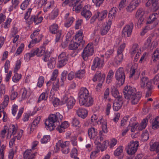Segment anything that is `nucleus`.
Wrapping results in <instances>:
<instances>
[{"label": "nucleus", "instance_id": "1", "mask_svg": "<svg viewBox=\"0 0 159 159\" xmlns=\"http://www.w3.org/2000/svg\"><path fill=\"white\" fill-rule=\"evenodd\" d=\"M125 97L132 104H137L141 97V93H136V89L130 86H126L123 90Z\"/></svg>", "mask_w": 159, "mask_h": 159}, {"label": "nucleus", "instance_id": "2", "mask_svg": "<svg viewBox=\"0 0 159 159\" xmlns=\"http://www.w3.org/2000/svg\"><path fill=\"white\" fill-rule=\"evenodd\" d=\"M63 118V116L59 112L50 114L45 122L46 129L50 131L53 130L55 127V123L61 121Z\"/></svg>", "mask_w": 159, "mask_h": 159}, {"label": "nucleus", "instance_id": "3", "mask_svg": "<svg viewBox=\"0 0 159 159\" xmlns=\"http://www.w3.org/2000/svg\"><path fill=\"white\" fill-rule=\"evenodd\" d=\"M49 32L53 34H56L55 42H58L61 39L62 34V30H59L58 25L56 23H53L50 25L49 27Z\"/></svg>", "mask_w": 159, "mask_h": 159}, {"label": "nucleus", "instance_id": "4", "mask_svg": "<svg viewBox=\"0 0 159 159\" xmlns=\"http://www.w3.org/2000/svg\"><path fill=\"white\" fill-rule=\"evenodd\" d=\"M61 102L62 105L66 104V106L68 109L72 108L76 102L75 98L72 96L68 97L64 95L61 99Z\"/></svg>", "mask_w": 159, "mask_h": 159}, {"label": "nucleus", "instance_id": "5", "mask_svg": "<svg viewBox=\"0 0 159 159\" xmlns=\"http://www.w3.org/2000/svg\"><path fill=\"white\" fill-rule=\"evenodd\" d=\"M139 146L138 141H131L128 143L126 148L127 153L130 155L134 154L137 151Z\"/></svg>", "mask_w": 159, "mask_h": 159}, {"label": "nucleus", "instance_id": "6", "mask_svg": "<svg viewBox=\"0 0 159 159\" xmlns=\"http://www.w3.org/2000/svg\"><path fill=\"white\" fill-rule=\"evenodd\" d=\"M130 52L131 56L133 57L135 55L134 61H137L142 53L140 48H139L137 44H134Z\"/></svg>", "mask_w": 159, "mask_h": 159}, {"label": "nucleus", "instance_id": "7", "mask_svg": "<svg viewBox=\"0 0 159 159\" xmlns=\"http://www.w3.org/2000/svg\"><path fill=\"white\" fill-rule=\"evenodd\" d=\"M116 78L119 85H122L124 83L125 76L123 68L120 67L116 71Z\"/></svg>", "mask_w": 159, "mask_h": 159}, {"label": "nucleus", "instance_id": "8", "mask_svg": "<svg viewBox=\"0 0 159 159\" xmlns=\"http://www.w3.org/2000/svg\"><path fill=\"white\" fill-rule=\"evenodd\" d=\"M94 52L93 46L92 45L88 44L84 48L82 52V57L84 60H87L88 57L93 55Z\"/></svg>", "mask_w": 159, "mask_h": 159}, {"label": "nucleus", "instance_id": "9", "mask_svg": "<svg viewBox=\"0 0 159 159\" xmlns=\"http://www.w3.org/2000/svg\"><path fill=\"white\" fill-rule=\"evenodd\" d=\"M152 81L149 80L148 77L140 78V83L141 88H144L146 86L148 90L150 91L153 88Z\"/></svg>", "mask_w": 159, "mask_h": 159}, {"label": "nucleus", "instance_id": "10", "mask_svg": "<svg viewBox=\"0 0 159 159\" xmlns=\"http://www.w3.org/2000/svg\"><path fill=\"white\" fill-rule=\"evenodd\" d=\"M157 17L158 15L156 13H154L150 15L148 19L147 24L151 25L153 28L155 27L158 23Z\"/></svg>", "mask_w": 159, "mask_h": 159}, {"label": "nucleus", "instance_id": "11", "mask_svg": "<svg viewBox=\"0 0 159 159\" xmlns=\"http://www.w3.org/2000/svg\"><path fill=\"white\" fill-rule=\"evenodd\" d=\"M68 61L67 57L65 52H62L58 56V66L59 68L64 66Z\"/></svg>", "mask_w": 159, "mask_h": 159}, {"label": "nucleus", "instance_id": "12", "mask_svg": "<svg viewBox=\"0 0 159 159\" xmlns=\"http://www.w3.org/2000/svg\"><path fill=\"white\" fill-rule=\"evenodd\" d=\"M133 23H130L129 25H126L124 27L122 33V36L123 37H129L132 33L133 29Z\"/></svg>", "mask_w": 159, "mask_h": 159}, {"label": "nucleus", "instance_id": "13", "mask_svg": "<svg viewBox=\"0 0 159 159\" xmlns=\"http://www.w3.org/2000/svg\"><path fill=\"white\" fill-rule=\"evenodd\" d=\"M79 101L80 105L84 106L86 107H89L92 106L94 102L93 98L91 96Z\"/></svg>", "mask_w": 159, "mask_h": 159}, {"label": "nucleus", "instance_id": "14", "mask_svg": "<svg viewBox=\"0 0 159 159\" xmlns=\"http://www.w3.org/2000/svg\"><path fill=\"white\" fill-rule=\"evenodd\" d=\"M103 60L96 57L93 59L91 69L93 70H95L97 68H101L103 66Z\"/></svg>", "mask_w": 159, "mask_h": 159}, {"label": "nucleus", "instance_id": "15", "mask_svg": "<svg viewBox=\"0 0 159 159\" xmlns=\"http://www.w3.org/2000/svg\"><path fill=\"white\" fill-rule=\"evenodd\" d=\"M78 95L79 101L90 96L89 90L85 87H81L80 89Z\"/></svg>", "mask_w": 159, "mask_h": 159}, {"label": "nucleus", "instance_id": "16", "mask_svg": "<svg viewBox=\"0 0 159 159\" xmlns=\"http://www.w3.org/2000/svg\"><path fill=\"white\" fill-rule=\"evenodd\" d=\"M122 98L116 99L113 103V108L114 111H117L122 107L123 104Z\"/></svg>", "mask_w": 159, "mask_h": 159}, {"label": "nucleus", "instance_id": "17", "mask_svg": "<svg viewBox=\"0 0 159 159\" xmlns=\"http://www.w3.org/2000/svg\"><path fill=\"white\" fill-rule=\"evenodd\" d=\"M89 6L85 5L83 8V10L81 12V15L86 20H89L92 16V13L89 10Z\"/></svg>", "mask_w": 159, "mask_h": 159}, {"label": "nucleus", "instance_id": "18", "mask_svg": "<svg viewBox=\"0 0 159 159\" xmlns=\"http://www.w3.org/2000/svg\"><path fill=\"white\" fill-rule=\"evenodd\" d=\"M105 77V75L104 74H102L100 71H97L94 75L93 80L94 82L98 81L100 82L103 83Z\"/></svg>", "mask_w": 159, "mask_h": 159}, {"label": "nucleus", "instance_id": "19", "mask_svg": "<svg viewBox=\"0 0 159 159\" xmlns=\"http://www.w3.org/2000/svg\"><path fill=\"white\" fill-rule=\"evenodd\" d=\"M94 143L96 145L97 149H99L102 152L106 149L108 145H109L108 141L107 140L104 141L102 144L100 142H98L97 141L94 142Z\"/></svg>", "mask_w": 159, "mask_h": 159}, {"label": "nucleus", "instance_id": "20", "mask_svg": "<svg viewBox=\"0 0 159 159\" xmlns=\"http://www.w3.org/2000/svg\"><path fill=\"white\" fill-rule=\"evenodd\" d=\"M69 142L68 141L63 142V141L61 140L58 141L56 145L55 148L56 151H58L59 150L60 147H61V149L65 148L67 147H69Z\"/></svg>", "mask_w": 159, "mask_h": 159}, {"label": "nucleus", "instance_id": "21", "mask_svg": "<svg viewBox=\"0 0 159 159\" xmlns=\"http://www.w3.org/2000/svg\"><path fill=\"white\" fill-rule=\"evenodd\" d=\"M37 152L33 153L31 149L26 150L24 154V159H34Z\"/></svg>", "mask_w": 159, "mask_h": 159}, {"label": "nucleus", "instance_id": "22", "mask_svg": "<svg viewBox=\"0 0 159 159\" xmlns=\"http://www.w3.org/2000/svg\"><path fill=\"white\" fill-rule=\"evenodd\" d=\"M43 36L41 34H40L37 36H35L34 38H31L32 40L30 42L28 45L29 48H31L33 47L35 44L39 42L42 39Z\"/></svg>", "mask_w": 159, "mask_h": 159}, {"label": "nucleus", "instance_id": "23", "mask_svg": "<svg viewBox=\"0 0 159 159\" xmlns=\"http://www.w3.org/2000/svg\"><path fill=\"white\" fill-rule=\"evenodd\" d=\"M111 25V21L108 20L106 25L101 30L100 34L101 35H105L107 33L110 28Z\"/></svg>", "mask_w": 159, "mask_h": 159}, {"label": "nucleus", "instance_id": "24", "mask_svg": "<svg viewBox=\"0 0 159 159\" xmlns=\"http://www.w3.org/2000/svg\"><path fill=\"white\" fill-rule=\"evenodd\" d=\"M9 95L11 100L15 99L18 95V93L15 89V86H12L10 89Z\"/></svg>", "mask_w": 159, "mask_h": 159}, {"label": "nucleus", "instance_id": "25", "mask_svg": "<svg viewBox=\"0 0 159 159\" xmlns=\"http://www.w3.org/2000/svg\"><path fill=\"white\" fill-rule=\"evenodd\" d=\"M107 14V10H104L101 12H97L94 17L95 18H98L99 20H102L106 17Z\"/></svg>", "mask_w": 159, "mask_h": 159}, {"label": "nucleus", "instance_id": "26", "mask_svg": "<svg viewBox=\"0 0 159 159\" xmlns=\"http://www.w3.org/2000/svg\"><path fill=\"white\" fill-rule=\"evenodd\" d=\"M76 112L78 116L82 118H85L88 114L87 111L85 109L79 108L76 111Z\"/></svg>", "mask_w": 159, "mask_h": 159}, {"label": "nucleus", "instance_id": "27", "mask_svg": "<svg viewBox=\"0 0 159 159\" xmlns=\"http://www.w3.org/2000/svg\"><path fill=\"white\" fill-rule=\"evenodd\" d=\"M49 92V90L47 89L44 92H43L40 95L38 100V102H40L42 100H47Z\"/></svg>", "mask_w": 159, "mask_h": 159}, {"label": "nucleus", "instance_id": "28", "mask_svg": "<svg viewBox=\"0 0 159 159\" xmlns=\"http://www.w3.org/2000/svg\"><path fill=\"white\" fill-rule=\"evenodd\" d=\"M32 50L34 56L36 55L38 57H41L44 54L45 52V49L43 48H36Z\"/></svg>", "mask_w": 159, "mask_h": 159}, {"label": "nucleus", "instance_id": "29", "mask_svg": "<svg viewBox=\"0 0 159 159\" xmlns=\"http://www.w3.org/2000/svg\"><path fill=\"white\" fill-rule=\"evenodd\" d=\"M123 60V54H118L115 57L114 59V64L117 66H119L122 62Z\"/></svg>", "mask_w": 159, "mask_h": 159}, {"label": "nucleus", "instance_id": "30", "mask_svg": "<svg viewBox=\"0 0 159 159\" xmlns=\"http://www.w3.org/2000/svg\"><path fill=\"white\" fill-rule=\"evenodd\" d=\"M83 37L84 35L82 31L81 30H79L75 36V42L79 43V44H80L83 40Z\"/></svg>", "mask_w": 159, "mask_h": 159}, {"label": "nucleus", "instance_id": "31", "mask_svg": "<svg viewBox=\"0 0 159 159\" xmlns=\"http://www.w3.org/2000/svg\"><path fill=\"white\" fill-rule=\"evenodd\" d=\"M20 2L19 0H11V5L8 8V11L10 12L12 11L14 9H16L18 6Z\"/></svg>", "mask_w": 159, "mask_h": 159}, {"label": "nucleus", "instance_id": "32", "mask_svg": "<svg viewBox=\"0 0 159 159\" xmlns=\"http://www.w3.org/2000/svg\"><path fill=\"white\" fill-rule=\"evenodd\" d=\"M98 134L97 129L94 128L92 127L88 130V135L90 139H93L96 137Z\"/></svg>", "mask_w": 159, "mask_h": 159}, {"label": "nucleus", "instance_id": "33", "mask_svg": "<svg viewBox=\"0 0 159 159\" xmlns=\"http://www.w3.org/2000/svg\"><path fill=\"white\" fill-rule=\"evenodd\" d=\"M111 93L113 96L116 99H118L119 98H122L121 96L119 95V93L117 88L114 86H112L111 89Z\"/></svg>", "mask_w": 159, "mask_h": 159}, {"label": "nucleus", "instance_id": "34", "mask_svg": "<svg viewBox=\"0 0 159 159\" xmlns=\"http://www.w3.org/2000/svg\"><path fill=\"white\" fill-rule=\"evenodd\" d=\"M43 19V17L39 15L32 16L30 18L31 22L34 21L35 24H38L40 23Z\"/></svg>", "mask_w": 159, "mask_h": 159}, {"label": "nucleus", "instance_id": "35", "mask_svg": "<svg viewBox=\"0 0 159 159\" xmlns=\"http://www.w3.org/2000/svg\"><path fill=\"white\" fill-rule=\"evenodd\" d=\"M18 130V127L17 125H11L8 129V134H10V136L12 135H14L16 134Z\"/></svg>", "mask_w": 159, "mask_h": 159}, {"label": "nucleus", "instance_id": "36", "mask_svg": "<svg viewBox=\"0 0 159 159\" xmlns=\"http://www.w3.org/2000/svg\"><path fill=\"white\" fill-rule=\"evenodd\" d=\"M22 98L23 99L28 98L30 95L29 92L25 88H22L20 90Z\"/></svg>", "mask_w": 159, "mask_h": 159}, {"label": "nucleus", "instance_id": "37", "mask_svg": "<svg viewBox=\"0 0 159 159\" xmlns=\"http://www.w3.org/2000/svg\"><path fill=\"white\" fill-rule=\"evenodd\" d=\"M131 126V132H134L135 131V129L139 125V124L134 121V119H131L129 121V126Z\"/></svg>", "mask_w": 159, "mask_h": 159}, {"label": "nucleus", "instance_id": "38", "mask_svg": "<svg viewBox=\"0 0 159 159\" xmlns=\"http://www.w3.org/2000/svg\"><path fill=\"white\" fill-rule=\"evenodd\" d=\"M78 2H77V1L76 2H75L74 4L75 3V5L73 6V7L72 9L73 10L75 11L76 13L79 12L83 6L81 4L78 3Z\"/></svg>", "mask_w": 159, "mask_h": 159}, {"label": "nucleus", "instance_id": "39", "mask_svg": "<svg viewBox=\"0 0 159 159\" xmlns=\"http://www.w3.org/2000/svg\"><path fill=\"white\" fill-rule=\"evenodd\" d=\"M58 14V9L57 8H54L49 15V18L51 20H54L57 17Z\"/></svg>", "mask_w": 159, "mask_h": 159}, {"label": "nucleus", "instance_id": "40", "mask_svg": "<svg viewBox=\"0 0 159 159\" xmlns=\"http://www.w3.org/2000/svg\"><path fill=\"white\" fill-rule=\"evenodd\" d=\"M100 123L102 124V128L103 132L104 133H107V129L106 121L101 118L100 120Z\"/></svg>", "mask_w": 159, "mask_h": 159}, {"label": "nucleus", "instance_id": "41", "mask_svg": "<svg viewBox=\"0 0 159 159\" xmlns=\"http://www.w3.org/2000/svg\"><path fill=\"white\" fill-rule=\"evenodd\" d=\"M158 0H152L151 9L153 11H157L159 8V4L158 3Z\"/></svg>", "mask_w": 159, "mask_h": 159}, {"label": "nucleus", "instance_id": "42", "mask_svg": "<svg viewBox=\"0 0 159 159\" xmlns=\"http://www.w3.org/2000/svg\"><path fill=\"white\" fill-rule=\"evenodd\" d=\"M31 0H25L20 5V9L23 10H25L30 5Z\"/></svg>", "mask_w": 159, "mask_h": 159}, {"label": "nucleus", "instance_id": "43", "mask_svg": "<svg viewBox=\"0 0 159 159\" xmlns=\"http://www.w3.org/2000/svg\"><path fill=\"white\" fill-rule=\"evenodd\" d=\"M80 44L79 43L74 41L72 42L71 41V43L69 45V48L70 50H75L77 49L78 47L80 46Z\"/></svg>", "mask_w": 159, "mask_h": 159}, {"label": "nucleus", "instance_id": "44", "mask_svg": "<svg viewBox=\"0 0 159 159\" xmlns=\"http://www.w3.org/2000/svg\"><path fill=\"white\" fill-rule=\"evenodd\" d=\"M56 62V59L55 58H51L48 63V67L51 69L53 68L55 66Z\"/></svg>", "mask_w": 159, "mask_h": 159}, {"label": "nucleus", "instance_id": "45", "mask_svg": "<svg viewBox=\"0 0 159 159\" xmlns=\"http://www.w3.org/2000/svg\"><path fill=\"white\" fill-rule=\"evenodd\" d=\"M91 124L93 125H96L100 122V121L98 120V116L95 114H94L91 116Z\"/></svg>", "mask_w": 159, "mask_h": 159}, {"label": "nucleus", "instance_id": "46", "mask_svg": "<svg viewBox=\"0 0 159 159\" xmlns=\"http://www.w3.org/2000/svg\"><path fill=\"white\" fill-rule=\"evenodd\" d=\"M53 7V3L50 2H48L45 4L43 7V10L44 12H46L49 11Z\"/></svg>", "mask_w": 159, "mask_h": 159}, {"label": "nucleus", "instance_id": "47", "mask_svg": "<svg viewBox=\"0 0 159 159\" xmlns=\"http://www.w3.org/2000/svg\"><path fill=\"white\" fill-rule=\"evenodd\" d=\"M50 101L54 107H57L59 105L60 102L59 99L56 98H50Z\"/></svg>", "mask_w": 159, "mask_h": 159}, {"label": "nucleus", "instance_id": "48", "mask_svg": "<svg viewBox=\"0 0 159 159\" xmlns=\"http://www.w3.org/2000/svg\"><path fill=\"white\" fill-rule=\"evenodd\" d=\"M147 119L145 118L143 120L140 125L138 127V129L142 130L145 128L148 122Z\"/></svg>", "mask_w": 159, "mask_h": 159}, {"label": "nucleus", "instance_id": "49", "mask_svg": "<svg viewBox=\"0 0 159 159\" xmlns=\"http://www.w3.org/2000/svg\"><path fill=\"white\" fill-rule=\"evenodd\" d=\"M34 56V54L33 53L32 50H31L30 52L25 54L24 56V59L25 61H29L31 57Z\"/></svg>", "mask_w": 159, "mask_h": 159}, {"label": "nucleus", "instance_id": "50", "mask_svg": "<svg viewBox=\"0 0 159 159\" xmlns=\"http://www.w3.org/2000/svg\"><path fill=\"white\" fill-rule=\"evenodd\" d=\"M16 73L12 77V80L14 82L17 83L21 79L22 75L21 74Z\"/></svg>", "mask_w": 159, "mask_h": 159}, {"label": "nucleus", "instance_id": "51", "mask_svg": "<svg viewBox=\"0 0 159 159\" xmlns=\"http://www.w3.org/2000/svg\"><path fill=\"white\" fill-rule=\"evenodd\" d=\"M24 47L25 45L24 44L21 43L17 48L16 53H15L14 56H17L20 55L23 50Z\"/></svg>", "mask_w": 159, "mask_h": 159}, {"label": "nucleus", "instance_id": "52", "mask_svg": "<svg viewBox=\"0 0 159 159\" xmlns=\"http://www.w3.org/2000/svg\"><path fill=\"white\" fill-rule=\"evenodd\" d=\"M152 127L154 129H156L159 127V116L155 118L152 124Z\"/></svg>", "mask_w": 159, "mask_h": 159}, {"label": "nucleus", "instance_id": "53", "mask_svg": "<svg viewBox=\"0 0 159 159\" xmlns=\"http://www.w3.org/2000/svg\"><path fill=\"white\" fill-rule=\"evenodd\" d=\"M144 14L145 12L143 9L142 8H139L137 10L136 13L135 17L136 18H138L143 17Z\"/></svg>", "mask_w": 159, "mask_h": 159}, {"label": "nucleus", "instance_id": "54", "mask_svg": "<svg viewBox=\"0 0 159 159\" xmlns=\"http://www.w3.org/2000/svg\"><path fill=\"white\" fill-rule=\"evenodd\" d=\"M114 74V73L112 70H111L109 71L107 77L106 81L107 83L109 84L111 82L112 79Z\"/></svg>", "mask_w": 159, "mask_h": 159}, {"label": "nucleus", "instance_id": "55", "mask_svg": "<svg viewBox=\"0 0 159 159\" xmlns=\"http://www.w3.org/2000/svg\"><path fill=\"white\" fill-rule=\"evenodd\" d=\"M74 20V18L72 17L69 18L66 20V22L65 23V26L67 28L70 27L73 23Z\"/></svg>", "mask_w": 159, "mask_h": 159}, {"label": "nucleus", "instance_id": "56", "mask_svg": "<svg viewBox=\"0 0 159 159\" xmlns=\"http://www.w3.org/2000/svg\"><path fill=\"white\" fill-rule=\"evenodd\" d=\"M117 143V140L115 138H112L109 141H108V145L111 148H112L115 146Z\"/></svg>", "mask_w": 159, "mask_h": 159}, {"label": "nucleus", "instance_id": "57", "mask_svg": "<svg viewBox=\"0 0 159 159\" xmlns=\"http://www.w3.org/2000/svg\"><path fill=\"white\" fill-rule=\"evenodd\" d=\"M85 73V71L84 70H79L75 73V77L79 78H81L84 76Z\"/></svg>", "mask_w": 159, "mask_h": 159}, {"label": "nucleus", "instance_id": "58", "mask_svg": "<svg viewBox=\"0 0 159 159\" xmlns=\"http://www.w3.org/2000/svg\"><path fill=\"white\" fill-rule=\"evenodd\" d=\"M80 123L79 120L77 118L74 117L72 119L71 124L73 126L75 127H79Z\"/></svg>", "mask_w": 159, "mask_h": 159}, {"label": "nucleus", "instance_id": "59", "mask_svg": "<svg viewBox=\"0 0 159 159\" xmlns=\"http://www.w3.org/2000/svg\"><path fill=\"white\" fill-rule=\"evenodd\" d=\"M123 147L120 146L118 147L114 151V154L115 156H119L122 152Z\"/></svg>", "mask_w": 159, "mask_h": 159}, {"label": "nucleus", "instance_id": "60", "mask_svg": "<svg viewBox=\"0 0 159 159\" xmlns=\"http://www.w3.org/2000/svg\"><path fill=\"white\" fill-rule=\"evenodd\" d=\"M21 64V62L20 60H17L15 66V67L14 72L17 73L18 70L20 69Z\"/></svg>", "mask_w": 159, "mask_h": 159}, {"label": "nucleus", "instance_id": "61", "mask_svg": "<svg viewBox=\"0 0 159 159\" xmlns=\"http://www.w3.org/2000/svg\"><path fill=\"white\" fill-rule=\"evenodd\" d=\"M4 101L2 104L3 105V107H6L8 105L9 101V97L8 95H5L4 97Z\"/></svg>", "mask_w": 159, "mask_h": 159}, {"label": "nucleus", "instance_id": "62", "mask_svg": "<svg viewBox=\"0 0 159 159\" xmlns=\"http://www.w3.org/2000/svg\"><path fill=\"white\" fill-rule=\"evenodd\" d=\"M141 136L142 140L144 141L148 140L149 137L148 132L147 130L143 132Z\"/></svg>", "mask_w": 159, "mask_h": 159}, {"label": "nucleus", "instance_id": "63", "mask_svg": "<svg viewBox=\"0 0 159 159\" xmlns=\"http://www.w3.org/2000/svg\"><path fill=\"white\" fill-rule=\"evenodd\" d=\"M50 139V136L49 135H46L43 136V138L41 140V142L42 143H46Z\"/></svg>", "mask_w": 159, "mask_h": 159}, {"label": "nucleus", "instance_id": "64", "mask_svg": "<svg viewBox=\"0 0 159 159\" xmlns=\"http://www.w3.org/2000/svg\"><path fill=\"white\" fill-rule=\"evenodd\" d=\"M44 81V78L42 76H40L38 79L37 86L39 88H41L43 86Z\"/></svg>", "mask_w": 159, "mask_h": 159}]
</instances>
